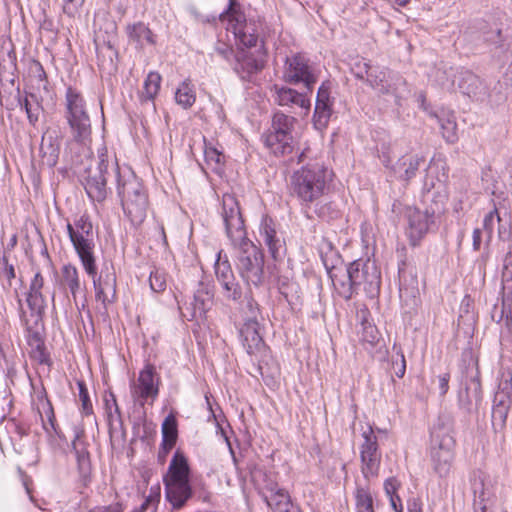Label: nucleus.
<instances>
[{
  "label": "nucleus",
  "instance_id": "obj_52",
  "mask_svg": "<svg viewBox=\"0 0 512 512\" xmlns=\"http://www.w3.org/2000/svg\"><path fill=\"white\" fill-rule=\"evenodd\" d=\"M495 219L500 222L501 221V218L498 214V211L496 208H494L492 211H490L485 217H484V220H483V228L484 230L486 231L487 233V237L488 239L491 238L492 236V233H493V228H494V221Z\"/></svg>",
  "mask_w": 512,
  "mask_h": 512
},
{
  "label": "nucleus",
  "instance_id": "obj_54",
  "mask_svg": "<svg viewBox=\"0 0 512 512\" xmlns=\"http://www.w3.org/2000/svg\"><path fill=\"white\" fill-rule=\"evenodd\" d=\"M98 166L93 172H100L104 174L108 168V151L106 147H102L98 150Z\"/></svg>",
  "mask_w": 512,
  "mask_h": 512
},
{
  "label": "nucleus",
  "instance_id": "obj_25",
  "mask_svg": "<svg viewBox=\"0 0 512 512\" xmlns=\"http://www.w3.org/2000/svg\"><path fill=\"white\" fill-rule=\"evenodd\" d=\"M475 498H478L481 506L489 502L495 496V481L490 476L479 473L472 482Z\"/></svg>",
  "mask_w": 512,
  "mask_h": 512
},
{
  "label": "nucleus",
  "instance_id": "obj_10",
  "mask_svg": "<svg viewBox=\"0 0 512 512\" xmlns=\"http://www.w3.org/2000/svg\"><path fill=\"white\" fill-rule=\"evenodd\" d=\"M250 316L245 320L240 329V339L243 347L249 355H258L265 350V343L259 331L257 321L258 308L248 303Z\"/></svg>",
  "mask_w": 512,
  "mask_h": 512
},
{
  "label": "nucleus",
  "instance_id": "obj_30",
  "mask_svg": "<svg viewBox=\"0 0 512 512\" xmlns=\"http://www.w3.org/2000/svg\"><path fill=\"white\" fill-rule=\"evenodd\" d=\"M431 459L435 472L440 476H446L452 467L454 451H433Z\"/></svg>",
  "mask_w": 512,
  "mask_h": 512
},
{
  "label": "nucleus",
  "instance_id": "obj_43",
  "mask_svg": "<svg viewBox=\"0 0 512 512\" xmlns=\"http://www.w3.org/2000/svg\"><path fill=\"white\" fill-rule=\"evenodd\" d=\"M331 116L330 104L316 103L314 111V126L318 130H322L327 126L329 118Z\"/></svg>",
  "mask_w": 512,
  "mask_h": 512
},
{
  "label": "nucleus",
  "instance_id": "obj_3",
  "mask_svg": "<svg viewBox=\"0 0 512 512\" xmlns=\"http://www.w3.org/2000/svg\"><path fill=\"white\" fill-rule=\"evenodd\" d=\"M332 282L339 295L347 300L360 290L373 298L379 293L381 276L374 261L356 260L344 273L332 276Z\"/></svg>",
  "mask_w": 512,
  "mask_h": 512
},
{
  "label": "nucleus",
  "instance_id": "obj_59",
  "mask_svg": "<svg viewBox=\"0 0 512 512\" xmlns=\"http://www.w3.org/2000/svg\"><path fill=\"white\" fill-rule=\"evenodd\" d=\"M399 487V483L395 478H389L385 481L384 489L388 497L397 495L396 491Z\"/></svg>",
  "mask_w": 512,
  "mask_h": 512
},
{
  "label": "nucleus",
  "instance_id": "obj_64",
  "mask_svg": "<svg viewBox=\"0 0 512 512\" xmlns=\"http://www.w3.org/2000/svg\"><path fill=\"white\" fill-rule=\"evenodd\" d=\"M389 499H390L391 507L393 508V510L395 512L403 511V506H402L400 497L398 495H392L391 497H389Z\"/></svg>",
  "mask_w": 512,
  "mask_h": 512
},
{
  "label": "nucleus",
  "instance_id": "obj_20",
  "mask_svg": "<svg viewBox=\"0 0 512 512\" xmlns=\"http://www.w3.org/2000/svg\"><path fill=\"white\" fill-rule=\"evenodd\" d=\"M502 290L507 293L502 299V317L512 320V254L508 252L503 260Z\"/></svg>",
  "mask_w": 512,
  "mask_h": 512
},
{
  "label": "nucleus",
  "instance_id": "obj_7",
  "mask_svg": "<svg viewBox=\"0 0 512 512\" xmlns=\"http://www.w3.org/2000/svg\"><path fill=\"white\" fill-rule=\"evenodd\" d=\"M189 474L187 458L180 451H176L164 476L165 495L175 509L182 508L192 496Z\"/></svg>",
  "mask_w": 512,
  "mask_h": 512
},
{
  "label": "nucleus",
  "instance_id": "obj_5",
  "mask_svg": "<svg viewBox=\"0 0 512 512\" xmlns=\"http://www.w3.org/2000/svg\"><path fill=\"white\" fill-rule=\"evenodd\" d=\"M329 171L321 164H308L291 176V190L294 196L307 208L325 193Z\"/></svg>",
  "mask_w": 512,
  "mask_h": 512
},
{
  "label": "nucleus",
  "instance_id": "obj_41",
  "mask_svg": "<svg viewBox=\"0 0 512 512\" xmlns=\"http://www.w3.org/2000/svg\"><path fill=\"white\" fill-rule=\"evenodd\" d=\"M455 71L452 67L450 68H437L434 74L435 82L445 89H453L455 86Z\"/></svg>",
  "mask_w": 512,
  "mask_h": 512
},
{
  "label": "nucleus",
  "instance_id": "obj_28",
  "mask_svg": "<svg viewBox=\"0 0 512 512\" xmlns=\"http://www.w3.org/2000/svg\"><path fill=\"white\" fill-rule=\"evenodd\" d=\"M455 440L448 428L444 426L434 427L431 431V452L454 451Z\"/></svg>",
  "mask_w": 512,
  "mask_h": 512
},
{
  "label": "nucleus",
  "instance_id": "obj_18",
  "mask_svg": "<svg viewBox=\"0 0 512 512\" xmlns=\"http://www.w3.org/2000/svg\"><path fill=\"white\" fill-rule=\"evenodd\" d=\"M61 136L57 130H47L42 136L40 152L43 164L54 167L60 154Z\"/></svg>",
  "mask_w": 512,
  "mask_h": 512
},
{
  "label": "nucleus",
  "instance_id": "obj_13",
  "mask_svg": "<svg viewBox=\"0 0 512 512\" xmlns=\"http://www.w3.org/2000/svg\"><path fill=\"white\" fill-rule=\"evenodd\" d=\"M26 327V339L30 347V356L39 364H48L49 356L45 351L44 340L41 332V321L37 323L32 316L25 313L21 316Z\"/></svg>",
  "mask_w": 512,
  "mask_h": 512
},
{
  "label": "nucleus",
  "instance_id": "obj_21",
  "mask_svg": "<svg viewBox=\"0 0 512 512\" xmlns=\"http://www.w3.org/2000/svg\"><path fill=\"white\" fill-rule=\"evenodd\" d=\"M458 88L463 94L476 100H480L486 95L484 83L471 71H461L459 73Z\"/></svg>",
  "mask_w": 512,
  "mask_h": 512
},
{
  "label": "nucleus",
  "instance_id": "obj_51",
  "mask_svg": "<svg viewBox=\"0 0 512 512\" xmlns=\"http://www.w3.org/2000/svg\"><path fill=\"white\" fill-rule=\"evenodd\" d=\"M484 40L488 44L494 45L496 48L504 47L505 40L502 36L501 29H499V28L491 29L490 31L486 32L484 34Z\"/></svg>",
  "mask_w": 512,
  "mask_h": 512
},
{
  "label": "nucleus",
  "instance_id": "obj_31",
  "mask_svg": "<svg viewBox=\"0 0 512 512\" xmlns=\"http://www.w3.org/2000/svg\"><path fill=\"white\" fill-rule=\"evenodd\" d=\"M61 283L64 287L68 288L73 296L76 298L77 293L81 289V282L77 268L72 264H67L61 270Z\"/></svg>",
  "mask_w": 512,
  "mask_h": 512
},
{
  "label": "nucleus",
  "instance_id": "obj_63",
  "mask_svg": "<svg viewBox=\"0 0 512 512\" xmlns=\"http://www.w3.org/2000/svg\"><path fill=\"white\" fill-rule=\"evenodd\" d=\"M471 385L474 387V396L476 399L481 398V382L479 376L476 375L471 378Z\"/></svg>",
  "mask_w": 512,
  "mask_h": 512
},
{
  "label": "nucleus",
  "instance_id": "obj_49",
  "mask_svg": "<svg viewBox=\"0 0 512 512\" xmlns=\"http://www.w3.org/2000/svg\"><path fill=\"white\" fill-rule=\"evenodd\" d=\"M77 386L79 389L78 396L82 406V413L85 415H90L93 412V408L87 387L83 381H77Z\"/></svg>",
  "mask_w": 512,
  "mask_h": 512
},
{
  "label": "nucleus",
  "instance_id": "obj_32",
  "mask_svg": "<svg viewBox=\"0 0 512 512\" xmlns=\"http://www.w3.org/2000/svg\"><path fill=\"white\" fill-rule=\"evenodd\" d=\"M128 35L132 42L139 47L154 44L151 30L143 23H137L128 27Z\"/></svg>",
  "mask_w": 512,
  "mask_h": 512
},
{
  "label": "nucleus",
  "instance_id": "obj_9",
  "mask_svg": "<svg viewBox=\"0 0 512 512\" xmlns=\"http://www.w3.org/2000/svg\"><path fill=\"white\" fill-rule=\"evenodd\" d=\"M363 442L359 446L361 472L367 481L378 476L381 464V452L379 450L377 436L371 426H367L362 432Z\"/></svg>",
  "mask_w": 512,
  "mask_h": 512
},
{
  "label": "nucleus",
  "instance_id": "obj_33",
  "mask_svg": "<svg viewBox=\"0 0 512 512\" xmlns=\"http://www.w3.org/2000/svg\"><path fill=\"white\" fill-rule=\"evenodd\" d=\"M175 101L184 109L190 108L196 101V93L189 79L184 80L176 89Z\"/></svg>",
  "mask_w": 512,
  "mask_h": 512
},
{
  "label": "nucleus",
  "instance_id": "obj_14",
  "mask_svg": "<svg viewBox=\"0 0 512 512\" xmlns=\"http://www.w3.org/2000/svg\"><path fill=\"white\" fill-rule=\"evenodd\" d=\"M435 211H421L409 209L407 213L408 227L406 234L412 246H417L424 235L428 232L430 225L434 222Z\"/></svg>",
  "mask_w": 512,
  "mask_h": 512
},
{
  "label": "nucleus",
  "instance_id": "obj_17",
  "mask_svg": "<svg viewBox=\"0 0 512 512\" xmlns=\"http://www.w3.org/2000/svg\"><path fill=\"white\" fill-rule=\"evenodd\" d=\"M43 286L44 279L42 274L38 271L30 282L29 291L26 297V302L30 309L31 316L37 323L42 319L46 308V300L42 295Z\"/></svg>",
  "mask_w": 512,
  "mask_h": 512
},
{
  "label": "nucleus",
  "instance_id": "obj_46",
  "mask_svg": "<svg viewBox=\"0 0 512 512\" xmlns=\"http://www.w3.org/2000/svg\"><path fill=\"white\" fill-rule=\"evenodd\" d=\"M436 189V194L439 198V202L444 203L447 198V193L443 181L437 180L436 182L430 177L429 174L426 175L424 179L423 190L429 194L431 190Z\"/></svg>",
  "mask_w": 512,
  "mask_h": 512
},
{
  "label": "nucleus",
  "instance_id": "obj_61",
  "mask_svg": "<svg viewBox=\"0 0 512 512\" xmlns=\"http://www.w3.org/2000/svg\"><path fill=\"white\" fill-rule=\"evenodd\" d=\"M472 238H473V243H472L473 249L475 251L480 250L481 243H482V231L480 228L474 229Z\"/></svg>",
  "mask_w": 512,
  "mask_h": 512
},
{
  "label": "nucleus",
  "instance_id": "obj_2",
  "mask_svg": "<svg viewBox=\"0 0 512 512\" xmlns=\"http://www.w3.org/2000/svg\"><path fill=\"white\" fill-rule=\"evenodd\" d=\"M221 215L228 238L234 246H239L237 269L242 279L247 284L260 285L264 279V255L247 239L239 204L234 195H223Z\"/></svg>",
  "mask_w": 512,
  "mask_h": 512
},
{
  "label": "nucleus",
  "instance_id": "obj_58",
  "mask_svg": "<svg viewBox=\"0 0 512 512\" xmlns=\"http://www.w3.org/2000/svg\"><path fill=\"white\" fill-rule=\"evenodd\" d=\"M499 393H506L509 396L512 394V375L507 374L505 378H503L499 384Z\"/></svg>",
  "mask_w": 512,
  "mask_h": 512
},
{
  "label": "nucleus",
  "instance_id": "obj_22",
  "mask_svg": "<svg viewBox=\"0 0 512 512\" xmlns=\"http://www.w3.org/2000/svg\"><path fill=\"white\" fill-rule=\"evenodd\" d=\"M84 188L87 195L93 201L101 202L107 196L106 178L100 172H93L91 168L87 171Z\"/></svg>",
  "mask_w": 512,
  "mask_h": 512
},
{
  "label": "nucleus",
  "instance_id": "obj_4",
  "mask_svg": "<svg viewBox=\"0 0 512 512\" xmlns=\"http://www.w3.org/2000/svg\"><path fill=\"white\" fill-rule=\"evenodd\" d=\"M117 190L127 218L134 226L141 225L149 206L148 195L141 180L130 170L119 172Z\"/></svg>",
  "mask_w": 512,
  "mask_h": 512
},
{
  "label": "nucleus",
  "instance_id": "obj_29",
  "mask_svg": "<svg viewBox=\"0 0 512 512\" xmlns=\"http://www.w3.org/2000/svg\"><path fill=\"white\" fill-rule=\"evenodd\" d=\"M220 20L228 21L233 33L236 32V29H242L248 25L237 0H229L228 9L220 14Z\"/></svg>",
  "mask_w": 512,
  "mask_h": 512
},
{
  "label": "nucleus",
  "instance_id": "obj_34",
  "mask_svg": "<svg viewBox=\"0 0 512 512\" xmlns=\"http://www.w3.org/2000/svg\"><path fill=\"white\" fill-rule=\"evenodd\" d=\"M295 118L284 114L283 112H276L272 119V133L279 134L280 136H292Z\"/></svg>",
  "mask_w": 512,
  "mask_h": 512
},
{
  "label": "nucleus",
  "instance_id": "obj_57",
  "mask_svg": "<svg viewBox=\"0 0 512 512\" xmlns=\"http://www.w3.org/2000/svg\"><path fill=\"white\" fill-rule=\"evenodd\" d=\"M443 135L447 139V141L453 143L457 139L455 129L456 125L450 121H448L447 126L442 125Z\"/></svg>",
  "mask_w": 512,
  "mask_h": 512
},
{
  "label": "nucleus",
  "instance_id": "obj_12",
  "mask_svg": "<svg viewBox=\"0 0 512 512\" xmlns=\"http://www.w3.org/2000/svg\"><path fill=\"white\" fill-rule=\"evenodd\" d=\"M270 92L275 104L291 111L295 108H300L304 115L309 113L311 102L306 93L298 92L293 88L279 84L272 85Z\"/></svg>",
  "mask_w": 512,
  "mask_h": 512
},
{
  "label": "nucleus",
  "instance_id": "obj_50",
  "mask_svg": "<svg viewBox=\"0 0 512 512\" xmlns=\"http://www.w3.org/2000/svg\"><path fill=\"white\" fill-rule=\"evenodd\" d=\"M204 154L207 164L211 165L214 170H219L224 158L222 153L216 148L206 147Z\"/></svg>",
  "mask_w": 512,
  "mask_h": 512
},
{
  "label": "nucleus",
  "instance_id": "obj_6",
  "mask_svg": "<svg viewBox=\"0 0 512 512\" xmlns=\"http://www.w3.org/2000/svg\"><path fill=\"white\" fill-rule=\"evenodd\" d=\"M66 119L71 129L72 140L67 143L71 152L74 146L85 148L91 142V121L82 95L69 87L66 91Z\"/></svg>",
  "mask_w": 512,
  "mask_h": 512
},
{
  "label": "nucleus",
  "instance_id": "obj_45",
  "mask_svg": "<svg viewBox=\"0 0 512 512\" xmlns=\"http://www.w3.org/2000/svg\"><path fill=\"white\" fill-rule=\"evenodd\" d=\"M150 288L153 292L161 293L167 287V274L164 270L155 268L150 272L149 277Z\"/></svg>",
  "mask_w": 512,
  "mask_h": 512
},
{
  "label": "nucleus",
  "instance_id": "obj_15",
  "mask_svg": "<svg viewBox=\"0 0 512 512\" xmlns=\"http://www.w3.org/2000/svg\"><path fill=\"white\" fill-rule=\"evenodd\" d=\"M155 368L148 364L140 371L137 383L131 387V394L136 402L144 405L148 398L155 399L158 395V386L154 382Z\"/></svg>",
  "mask_w": 512,
  "mask_h": 512
},
{
  "label": "nucleus",
  "instance_id": "obj_11",
  "mask_svg": "<svg viewBox=\"0 0 512 512\" xmlns=\"http://www.w3.org/2000/svg\"><path fill=\"white\" fill-rule=\"evenodd\" d=\"M234 70L243 78L260 72L266 63V52L263 46L254 50L239 48L235 54Z\"/></svg>",
  "mask_w": 512,
  "mask_h": 512
},
{
  "label": "nucleus",
  "instance_id": "obj_47",
  "mask_svg": "<svg viewBox=\"0 0 512 512\" xmlns=\"http://www.w3.org/2000/svg\"><path fill=\"white\" fill-rule=\"evenodd\" d=\"M219 282L223 288L224 296L227 299L234 300V301L240 299L242 292H241V288H240L239 284L237 283L235 277H231V280L230 279L219 280Z\"/></svg>",
  "mask_w": 512,
  "mask_h": 512
},
{
  "label": "nucleus",
  "instance_id": "obj_16",
  "mask_svg": "<svg viewBox=\"0 0 512 512\" xmlns=\"http://www.w3.org/2000/svg\"><path fill=\"white\" fill-rule=\"evenodd\" d=\"M358 71L355 73L359 79L366 80L369 85L380 94H395V88L387 82L384 71L373 70L371 65L366 61H359L355 64Z\"/></svg>",
  "mask_w": 512,
  "mask_h": 512
},
{
  "label": "nucleus",
  "instance_id": "obj_48",
  "mask_svg": "<svg viewBox=\"0 0 512 512\" xmlns=\"http://www.w3.org/2000/svg\"><path fill=\"white\" fill-rule=\"evenodd\" d=\"M380 334L377 327L367 321L362 322L361 340L370 345H375L379 340Z\"/></svg>",
  "mask_w": 512,
  "mask_h": 512
},
{
  "label": "nucleus",
  "instance_id": "obj_1",
  "mask_svg": "<svg viewBox=\"0 0 512 512\" xmlns=\"http://www.w3.org/2000/svg\"><path fill=\"white\" fill-rule=\"evenodd\" d=\"M67 232L84 270L93 280L97 301L107 306L116 296V274L113 266L106 263L97 276L94 231L89 216L83 214L73 224L67 223Z\"/></svg>",
  "mask_w": 512,
  "mask_h": 512
},
{
  "label": "nucleus",
  "instance_id": "obj_23",
  "mask_svg": "<svg viewBox=\"0 0 512 512\" xmlns=\"http://www.w3.org/2000/svg\"><path fill=\"white\" fill-rule=\"evenodd\" d=\"M423 162V157L418 155H405L397 161L396 165L391 166L390 168L395 176L408 182L416 175V172Z\"/></svg>",
  "mask_w": 512,
  "mask_h": 512
},
{
  "label": "nucleus",
  "instance_id": "obj_35",
  "mask_svg": "<svg viewBox=\"0 0 512 512\" xmlns=\"http://www.w3.org/2000/svg\"><path fill=\"white\" fill-rule=\"evenodd\" d=\"M177 440V423L175 417L169 415L162 423V447L165 451L173 448Z\"/></svg>",
  "mask_w": 512,
  "mask_h": 512
},
{
  "label": "nucleus",
  "instance_id": "obj_39",
  "mask_svg": "<svg viewBox=\"0 0 512 512\" xmlns=\"http://www.w3.org/2000/svg\"><path fill=\"white\" fill-rule=\"evenodd\" d=\"M356 512H374L373 496L367 487H358L355 492Z\"/></svg>",
  "mask_w": 512,
  "mask_h": 512
},
{
  "label": "nucleus",
  "instance_id": "obj_44",
  "mask_svg": "<svg viewBox=\"0 0 512 512\" xmlns=\"http://www.w3.org/2000/svg\"><path fill=\"white\" fill-rule=\"evenodd\" d=\"M234 35L239 39L240 43L245 46V49L252 47L257 48L258 36L254 33L253 28L250 25L243 27L242 29H236Z\"/></svg>",
  "mask_w": 512,
  "mask_h": 512
},
{
  "label": "nucleus",
  "instance_id": "obj_53",
  "mask_svg": "<svg viewBox=\"0 0 512 512\" xmlns=\"http://www.w3.org/2000/svg\"><path fill=\"white\" fill-rule=\"evenodd\" d=\"M393 349L396 350L397 356L399 358V362L393 361V370L398 378H402L406 371V360L401 349L398 348L396 344H394Z\"/></svg>",
  "mask_w": 512,
  "mask_h": 512
},
{
  "label": "nucleus",
  "instance_id": "obj_19",
  "mask_svg": "<svg viewBox=\"0 0 512 512\" xmlns=\"http://www.w3.org/2000/svg\"><path fill=\"white\" fill-rule=\"evenodd\" d=\"M260 235L264 244L268 247L272 258L275 260L279 259L284 251V241L278 236L272 219L265 218L262 221Z\"/></svg>",
  "mask_w": 512,
  "mask_h": 512
},
{
  "label": "nucleus",
  "instance_id": "obj_60",
  "mask_svg": "<svg viewBox=\"0 0 512 512\" xmlns=\"http://www.w3.org/2000/svg\"><path fill=\"white\" fill-rule=\"evenodd\" d=\"M316 103H326V104H330V101H329V90L328 88L322 84L319 89H318V93H317V98H316Z\"/></svg>",
  "mask_w": 512,
  "mask_h": 512
},
{
  "label": "nucleus",
  "instance_id": "obj_38",
  "mask_svg": "<svg viewBox=\"0 0 512 512\" xmlns=\"http://www.w3.org/2000/svg\"><path fill=\"white\" fill-rule=\"evenodd\" d=\"M213 302V296L212 294L204 289L200 288L196 291L194 294V300H193V309H194V315L202 316L208 311L212 305Z\"/></svg>",
  "mask_w": 512,
  "mask_h": 512
},
{
  "label": "nucleus",
  "instance_id": "obj_24",
  "mask_svg": "<svg viewBox=\"0 0 512 512\" xmlns=\"http://www.w3.org/2000/svg\"><path fill=\"white\" fill-rule=\"evenodd\" d=\"M511 403V396L506 393L496 392L492 407V424L494 429H502L505 426Z\"/></svg>",
  "mask_w": 512,
  "mask_h": 512
},
{
  "label": "nucleus",
  "instance_id": "obj_27",
  "mask_svg": "<svg viewBox=\"0 0 512 512\" xmlns=\"http://www.w3.org/2000/svg\"><path fill=\"white\" fill-rule=\"evenodd\" d=\"M267 490L270 494L266 495L265 498L267 504L274 512H283L293 504L288 493L284 489L279 488L276 483L268 485Z\"/></svg>",
  "mask_w": 512,
  "mask_h": 512
},
{
  "label": "nucleus",
  "instance_id": "obj_36",
  "mask_svg": "<svg viewBox=\"0 0 512 512\" xmlns=\"http://www.w3.org/2000/svg\"><path fill=\"white\" fill-rule=\"evenodd\" d=\"M72 447L75 452L80 474L83 476L88 475L90 473V458L83 440L79 436H76L72 443Z\"/></svg>",
  "mask_w": 512,
  "mask_h": 512
},
{
  "label": "nucleus",
  "instance_id": "obj_40",
  "mask_svg": "<svg viewBox=\"0 0 512 512\" xmlns=\"http://www.w3.org/2000/svg\"><path fill=\"white\" fill-rule=\"evenodd\" d=\"M21 107L25 110L30 124L35 125L42 111V107L37 96L34 94L27 96L23 103H21Z\"/></svg>",
  "mask_w": 512,
  "mask_h": 512
},
{
  "label": "nucleus",
  "instance_id": "obj_42",
  "mask_svg": "<svg viewBox=\"0 0 512 512\" xmlns=\"http://www.w3.org/2000/svg\"><path fill=\"white\" fill-rule=\"evenodd\" d=\"M215 274L217 280H226L234 277L231 265L226 255L222 256V251L217 254V260L215 262Z\"/></svg>",
  "mask_w": 512,
  "mask_h": 512
},
{
  "label": "nucleus",
  "instance_id": "obj_55",
  "mask_svg": "<svg viewBox=\"0 0 512 512\" xmlns=\"http://www.w3.org/2000/svg\"><path fill=\"white\" fill-rule=\"evenodd\" d=\"M84 0H64L63 10L69 16H74Z\"/></svg>",
  "mask_w": 512,
  "mask_h": 512
},
{
  "label": "nucleus",
  "instance_id": "obj_8",
  "mask_svg": "<svg viewBox=\"0 0 512 512\" xmlns=\"http://www.w3.org/2000/svg\"><path fill=\"white\" fill-rule=\"evenodd\" d=\"M281 78L290 85L302 83L308 91H311L318 80V74L303 55L293 54L286 57Z\"/></svg>",
  "mask_w": 512,
  "mask_h": 512
},
{
  "label": "nucleus",
  "instance_id": "obj_56",
  "mask_svg": "<svg viewBox=\"0 0 512 512\" xmlns=\"http://www.w3.org/2000/svg\"><path fill=\"white\" fill-rule=\"evenodd\" d=\"M440 395L444 396L449 389L450 373L444 372L436 377Z\"/></svg>",
  "mask_w": 512,
  "mask_h": 512
},
{
  "label": "nucleus",
  "instance_id": "obj_62",
  "mask_svg": "<svg viewBox=\"0 0 512 512\" xmlns=\"http://www.w3.org/2000/svg\"><path fill=\"white\" fill-rule=\"evenodd\" d=\"M408 512H423L422 503L419 499L413 498L408 501Z\"/></svg>",
  "mask_w": 512,
  "mask_h": 512
},
{
  "label": "nucleus",
  "instance_id": "obj_37",
  "mask_svg": "<svg viewBox=\"0 0 512 512\" xmlns=\"http://www.w3.org/2000/svg\"><path fill=\"white\" fill-rule=\"evenodd\" d=\"M161 80V75L158 72L152 71L147 75L141 93L142 101L154 100L160 90Z\"/></svg>",
  "mask_w": 512,
  "mask_h": 512
},
{
  "label": "nucleus",
  "instance_id": "obj_26",
  "mask_svg": "<svg viewBox=\"0 0 512 512\" xmlns=\"http://www.w3.org/2000/svg\"><path fill=\"white\" fill-rule=\"evenodd\" d=\"M266 147L276 156H284L292 153L294 141L292 136H280L269 132L265 137Z\"/></svg>",
  "mask_w": 512,
  "mask_h": 512
}]
</instances>
